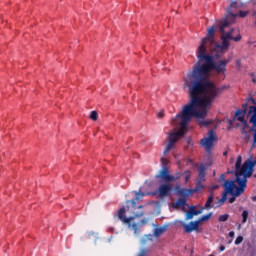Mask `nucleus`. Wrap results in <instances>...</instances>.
<instances>
[{
	"label": "nucleus",
	"mask_w": 256,
	"mask_h": 256,
	"mask_svg": "<svg viewBox=\"0 0 256 256\" xmlns=\"http://www.w3.org/2000/svg\"><path fill=\"white\" fill-rule=\"evenodd\" d=\"M235 116L237 121L247 124V122L245 121V110H237Z\"/></svg>",
	"instance_id": "obj_19"
},
{
	"label": "nucleus",
	"mask_w": 256,
	"mask_h": 256,
	"mask_svg": "<svg viewBox=\"0 0 256 256\" xmlns=\"http://www.w3.org/2000/svg\"><path fill=\"white\" fill-rule=\"evenodd\" d=\"M223 187L225 189V192L222 195L221 199H218L217 202L214 203V209H217V207H221V205H225V202L227 201V195H234V197H239V195H243L245 193V189L247 188V185L245 184V180H241V178L233 180H225Z\"/></svg>",
	"instance_id": "obj_4"
},
{
	"label": "nucleus",
	"mask_w": 256,
	"mask_h": 256,
	"mask_svg": "<svg viewBox=\"0 0 256 256\" xmlns=\"http://www.w3.org/2000/svg\"><path fill=\"white\" fill-rule=\"evenodd\" d=\"M252 82H253V83H256V79H255V78H252Z\"/></svg>",
	"instance_id": "obj_48"
},
{
	"label": "nucleus",
	"mask_w": 256,
	"mask_h": 256,
	"mask_svg": "<svg viewBox=\"0 0 256 256\" xmlns=\"http://www.w3.org/2000/svg\"><path fill=\"white\" fill-rule=\"evenodd\" d=\"M223 187L225 189V192L222 195L221 199H218L217 202L214 203V209H217V207H221V205H225V202L227 201V195H234V197H239V195H243L245 193V189L247 188V185L245 184V180H241V178L233 180H225Z\"/></svg>",
	"instance_id": "obj_6"
},
{
	"label": "nucleus",
	"mask_w": 256,
	"mask_h": 256,
	"mask_svg": "<svg viewBox=\"0 0 256 256\" xmlns=\"http://www.w3.org/2000/svg\"><path fill=\"white\" fill-rule=\"evenodd\" d=\"M183 175H185L184 177V181L185 183H189V180L191 179V172L189 170H186Z\"/></svg>",
	"instance_id": "obj_27"
},
{
	"label": "nucleus",
	"mask_w": 256,
	"mask_h": 256,
	"mask_svg": "<svg viewBox=\"0 0 256 256\" xmlns=\"http://www.w3.org/2000/svg\"><path fill=\"white\" fill-rule=\"evenodd\" d=\"M90 119H92V121H97V111H92L90 113Z\"/></svg>",
	"instance_id": "obj_32"
},
{
	"label": "nucleus",
	"mask_w": 256,
	"mask_h": 256,
	"mask_svg": "<svg viewBox=\"0 0 256 256\" xmlns=\"http://www.w3.org/2000/svg\"><path fill=\"white\" fill-rule=\"evenodd\" d=\"M243 243V236H238L235 240V245H241Z\"/></svg>",
	"instance_id": "obj_34"
},
{
	"label": "nucleus",
	"mask_w": 256,
	"mask_h": 256,
	"mask_svg": "<svg viewBox=\"0 0 256 256\" xmlns=\"http://www.w3.org/2000/svg\"><path fill=\"white\" fill-rule=\"evenodd\" d=\"M132 229L136 235L139 233V225H137V223L132 224Z\"/></svg>",
	"instance_id": "obj_33"
},
{
	"label": "nucleus",
	"mask_w": 256,
	"mask_h": 256,
	"mask_svg": "<svg viewBox=\"0 0 256 256\" xmlns=\"http://www.w3.org/2000/svg\"><path fill=\"white\" fill-rule=\"evenodd\" d=\"M253 5H256V0H251Z\"/></svg>",
	"instance_id": "obj_47"
},
{
	"label": "nucleus",
	"mask_w": 256,
	"mask_h": 256,
	"mask_svg": "<svg viewBox=\"0 0 256 256\" xmlns=\"http://www.w3.org/2000/svg\"><path fill=\"white\" fill-rule=\"evenodd\" d=\"M193 189H187V188H179L177 190V195H179V197H182V199H188L189 195H193Z\"/></svg>",
	"instance_id": "obj_15"
},
{
	"label": "nucleus",
	"mask_w": 256,
	"mask_h": 256,
	"mask_svg": "<svg viewBox=\"0 0 256 256\" xmlns=\"http://www.w3.org/2000/svg\"><path fill=\"white\" fill-rule=\"evenodd\" d=\"M196 56L203 64L196 63L192 71L187 73L184 78V87L188 89V95L194 103L207 109L213 105L217 95L227 89V86L217 87L209 81V73L215 71L218 75H225L230 60H220L216 63L213 55L203 52Z\"/></svg>",
	"instance_id": "obj_1"
},
{
	"label": "nucleus",
	"mask_w": 256,
	"mask_h": 256,
	"mask_svg": "<svg viewBox=\"0 0 256 256\" xmlns=\"http://www.w3.org/2000/svg\"><path fill=\"white\" fill-rule=\"evenodd\" d=\"M223 187L225 189V192L222 195L221 199H218L217 202L214 203V209H217V207H221V205H225V202L227 201V195H234V197H239V195H243L245 193V189L247 188V185L245 184V180H241V178L233 180H225Z\"/></svg>",
	"instance_id": "obj_5"
},
{
	"label": "nucleus",
	"mask_w": 256,
	"mask_h": 256,
	"mask_svg": "<svg viewBox=\"0 0 256 256\" xmlns=\"http://www.w3.org/2000/svg\"><path fill=\"white\" fill-rule=\"evenodd\" d=\"M225 174H221V176H220V179H221V181H225Z\"/></svg>",
	"instance_id": "obj_41"
},
{
	"label": "nucleus",
	"mask_w": 256,
	"mask_h": 256,
	"mask_svg": "<svg viewBox=\"0 0 256 256\" xmlns=\"http://www.w3.org/2000/svg\"><path fill=\"white\" fill-rule=\"evenodd\" d=\"M213 45H215V27L212 26L208 29L207 36L201 40L196 55H200V53H207L209 46L213 47Z\"/></svg>",
	"instance_id": "obj_8"
},
{
	"label": "nucleus",
	"mask_w": 256,
	"mask_h": 256,
	"mask_svg": "<svg viewBox=\"0 0 256 256\" xmlns=\"http://www.w3.org/2000/svg\"><path fill=\"white\" fill-rule=\"evenodd\" d=\"M247 219H249V212L247 210H244L242 212V223H247Z\"/></svg>",
	"instance_id": "obj_26"
},
{
	"label": "nucleus",
	"mask_w": 256,
	"mask_h": 256,
	"mask_svg": "<svg viewBox=\"0 0 256 256\" xmlns=\"http://www.w3.org/2000/svg\"><path fill=\"white\" fill-rule=\"evenodd\" d=\"M207 171V168L205 167V165H200V167L198 168V178L196 180L198 181H204L206 182L207 179L205 178V172Z\"/></svg>",
	"instance_id": "obj_17"
},
{
	"label": "nucleus",
	"mask_w": 256,
	"mask_h": 256,
	"mask_svg": "<svg viewBox=\"0 0 256 256\" xmlns=\"http://www.w3.org/2000/svg\"><path fill=\"white\" fill-rule=\"evenodd\" d=\"M253 113L250 123H253V125H256V106H250V109L248 111V115H251Z\"/></svg>",
	"instance_id": "obj_22"
},
{
	"label": "nucleus",
	"mask_w": 256,
	"mask_h": 256,
	"mask_svg": "<svg viewBox=\"0 0 256 256\" xmlns=\"http://www.w3.org/2000/svg\"><path fill=\"white\" fill-rule=\"evenodd\" d=\"M173 191V187H171V184L169 182H165V184H161L158 187V194L159 197H169V193Z\"/></svg>",
	"instance_id": "obj_12"
},
{
	"label": "nucleus",
	"mask_w": 256,
	"mask_h": 256,
	"mask_svg": "<svg viewBox=\"0 0 256 256\" xmlns=\"http://www.w3.org/2000/svg\"><path fill=\"white\" fill-rule=\"evenodd\" d=\"M229 219V214H223V215H220L218 217V221L220 223H224L225 221H227Z\"/></svg>",
	"instance_id": "obj_28"
},
{
	"label": "nucleus",
	"mask_w": 256,
	"mask_h": 256,
	"mask_svg": "<svg viewBox=\"0 0 256 256\" xmlns=\"http://www.w3.org/2000/svg\"><path fill=\"white\" fill-rule=\"evenodd\" d=\"M136 197L131 200L132 206L137 207V201H141L142 197H145V193L143 192H135Z\"/></svg>",
	"instance_id": "obj_21"
},
{
	"label": "nucleus",
	"mask_w": 256,
	"mask_h": 256,
	"mask_svg": "<svg viewBox=\"0 0 256 256\" xmlns=\"http://www.w3.org/2000/svg\"><path fill=\"white\" fill-rule=\"evenodd\" d=\"M217 141V136L215 135L214 130H209L208 131V136L204 137L200 140V145L201 147H204L205 151L207 153H211V149H213V145Z\"/></svg>",
	"instance_id": "obj_10"
},
{
	"label": "nucleus",
	"mask_w": 256,
	"mask_h": 256,
	"mask_svg": "<svg viewBox=\"0 0 256 256\" xmlns=\"http://www.w3.org/2000/svg\"><path fill=\"white\" fill-rule=\"evenodd\" d=\"M218 186H213L212 189H217Z\"/></svg>",
	"instance_id": "obj_49"
},
{
	"label": "nucleus",
	"mask_w": 256,
	"mask_h": 256,
	"mask_svg": "<svg viewBox=\"0 0 256 256\" xmlns=\"http://www.w3.org/2000/svg\"><path fill=\"white\" fill-rule=\"evenodd\" d=\"M186 204H187L186 198H180V199H178V200L173 204V207H174V209H179V207H185Z\"/></svg>",
	"instance_id": "obj_23"
},
{
	"label": "nucleus",
	"mask_w": 256,
	"mask_h": 256,
	"mask_svg": "<svg viewBox=\"0 0 256 256\" xmlns=\"http://www.w3.org/2000/svg\"><path fill=\"white\" fill-rule=\"evenodd\" d=\"M181 175H183V174H180V175L174 177L175 181H179V179H181Z\"/></svg>",
	"instance_id": "obj_40"
},
{
	"label": "nucleus",
	"mask_w": 256,
	"mask_h": 256,
	"mask_svg": "<svg viewBox=\"0 0 256 256\" xmlns=\"http://www.w3.org/2000/svg\"><path fill=\"white\" fill-rule=\"evenodd\" d=\"M236 197H237V196L232 195V197L229 198V203H235V198H236Z\"/></svg>",
	"instance_id": "obj_36"
},
{
	"label": "nucleus",
	"mask_w": 256,
	"mask_h": 256,
	"mask_svg": "<svg viewBox=\"0 0 256 256\" xmlns=\"http://www.w3.org/2000/svg\"><path fill=\"white\" fill-rule=\"evenodd\" d=\"M209 219H211V213L202 216L201 218L196 220V223H198V225H201V223H203L204 221H209Z\"/></svg>",
	"instance_id": "obj_24"
},
{
	"label": "nucleus",
	"mask_w": 256,
	"mask_h": 256,
	"mask_svg": "<svg viewBox=\"0 0 256 256\" xmlns=\"http://www.w3.org/2000/svg\"><path fill=\"white\" fill-rule=\"evenodd\" d=\"M228 27H231V21H229V18H226L224 20H222L219 23V31L220 33H222V43L221 44H216V47L218 49H229V39L231 41H241V36L240 34H238L236 37H233V31H235L234 28H232L229 32H225V29H227Z\"/></svg>",
	"instance_id": "obj_7"
},
{
	"label": "nucleus",
	"mask_w": 256,
	"mask_h": 256,
	"mask_svg": "<svg viewBox=\"0 0 256 256\" xmlns=\"http://www.w3.org/2000/svg\"><path fill=\"white\" fill-rule=\"evenodd\" d=\"M209 109L201 107V104L194 102L190 99V103L185 105L180 114L176 115L175 121L180 119V129L177 132H170L168 136V144L164 150V154H167L172 147H175V143L179 141L180 137H184L187 133V125L191 122L193 117L197 119H203L207 117Z\"/></svg>",
	"instance_id": "obj_2"
},
{
	"label": "nucleus",
	"mask_w": 256,
	"mask_h": 256,
	"mask_svg": "<svg viewBox=\"0 0 256 256\" xmlns=\"http://www.w3.org/2000/svg\"><path fill=\"white\" fill-rule=\"evenodd\" d=\"M163 115H164L163 112H159V113H158L159 119H161V118L163 117Z\"/></svg>",
	"instance_id": "obj_43"
},
{
	"label": "nucleus",
	"mask_w": 256,
	"mask_h": 256,
	"mask_svg": "<svg viewBox=\"0 0 256 256\" xmlns=\"http://www.w3.org/2000/svg\"><path fill=\"white\" fill-rule=\"evenodd\" d=\"M228 235H229V237L233 238V237H235V232L234 231H230Z\"/></svg>",
	"instance_id": "obj_39"
},
{
	"label": "nucleus",
	"mask_w": 256,
	"mask_h": 256,
	"mask_svg": "<svg viewBox=\"0 0 256 256\" xmlns=\"http://www.w3.org/2000/svg\"><path fill=\"white\" fill-rule=\"evenodd\" d=\"M255 177H256V175H255Z\"/></svg>",
	"instance_id": "obj_51"
},
{
	"label": "nucleus",
	"mask_w": 256,
	"mask_h": 256,
	"mask_svg": "<svg viewBox=\"0 0 256 256\" xmlns=\"http://www.w3.org/2000/svg\"><path fill=\"white\" fill-rule=\"evenodd\" d=\"M234 120H229V125H233Z\"/></svg>",
	"instance_id": "obj_46"
},
{
	"label": "nucleus",
	"mask_w": 256,
	"mask_h": 256,
	"mask_svg": "<svg viewBox=\"0 0 256 256\" xmlns=\"http://www.w3.org/2000/svg\"><path fill=\"white\" fill-rule=\"evenodd\" d=\"M252 201L256 202V195L252 197Z\"/></svg>",
	"instance_id": "obj_45"
},
{
	"label": "nucleus",
	"mask_w": 256,
	"mask_h": 256,
	"mask_svg": "<svg viewBox=\"0 0 256 256\" xmlns=\"http://www.w3.org/2000/svg\"><path fill=\"white\" fill-rule=\"evenodd\" d=\"M248 15H249V11L240 10L239 13L237 14V17H241V19H245V17Z\"/></svg>",
	"instance_id": "obj_29"
},
{
	"label": "nucleus",
	"mask_w": 256,
	"mask_h": 256,
	"mask_svg": "<svg viewBox=\"0 0 256 256\" xmlns=\"http://www.w3.org/2000/svg\"><path fill=\"white\" fill-rule=\"evenodd\" d=\"M223 187L225 189V192L222 195L221 199H218L217 202L214 203V209H217V207H221V205H225V202L227 201V195H234V197H239V195H243L245 193V189L247 188V185L245 184V180H241V178L233 180H225Z\"/></svg>",
	"instance_id": "obj_3"
},
{
	"label": "nucleus",
	"mask_w": 256,
	"mask_h": 256,
	"mask_svg": "<svg viewBox=\"0 0 256 256\" xmlns=\"http://www.w3.org/2000/svg\"><path fill=\"white\" fill-rule=\"evenodd\" d=\"M219 251H225V246H224V245H221V246L219 247Z\"/></svg>",
	"instance_id": "obj_42"
},
{
	"label": "nucleus",
	"mask_w": 256,
	"mask_h": 256,
	"mask_svg": "<svg viewBox=\"0 0 256 256\" xmlns=\"http://www.w3.org/2000/svg\"><path fill=\"white\" fill-rule=\"evenodd\" d=\"M165 231V228L160 227V228H156L154 230V235L155 237H159V235H163V232Z\"/></svg>",
	"instance_id": "obj_25"
},
{
	"label": "nucleus",
	"mask_w": 256,
	"mask_h": 256,
	"mask_svg": "<svg viewBox=\"0 0 256 256\" xmlns=\"http://www.w3.org/2000/svg\"><path fill=\"white\" fill-rule=\"evenodd\" d=\"M247 107H248V104H247V103H244V104L242 105V108H243L242 111H245V113H247Z\"/></svg>",
	"instance_id": "obj_37"
},
{
	"label": "nucleus",
	"mask_w": 256,
	"mask_h": 256,
	"mask_svg": "<svg viewBox=\"0 0 256 256\" xmlns=\"http://www.w3.org/2000/svg\"><path fill=\"white\" fill-rule=\"evenodd\" d=\"M162 162V169L160 170L159 174L156 175V179H162L165 183L175 182V176L169 173V168L167 165L169 164V160L166 158L161 159Z\"/></svg>",
	"instance_id": "obj_9"
},
{
	"label": "nucleus",
	"mask_w": 256,
	"mask_h": 256,
	"mask_svg": "<svg viewBox=\"0 0 256 256\" xmlns=\"http://www.w3.org/2000/svg\"><path fill=\"white\" fill-rule=\"evenodd\" d=\"M243 7V3L237 2V1H232L229 8L227 9L228 15L232 17L233 19L237 18V13H233V9H241Z\"/></svg>",
	"instance_id": "obj_13"
},
{
	"label": "nucleus",
	"mask_w": 256,
	"mask_h": 256,
	"mask_svg": "<svg viewBox=\"0 0 256 256\" xmlns=\"http://www.w3.org/2000/svg\"><path fill=\"white\" fill-rule=\"evenodd\" d=\"M116 217H118V219L122 221V223H131V218H127L125 207H122L117 211Z\"/></svg>",
	"instance_id": "obj_14"
},
{
	"label": "nucleus",
	"mask_w": 256,
	"mask_h": 256,
	"mask_svg": "<svg viewBox=\"0 0 256 256\" xmlns=\"http://www.w3.org/2000/svg\"><path fill=\"white\" fill-rule=\"evenodd\" d=\"M242 133H244V140L245 141H249V139H251V136L249 135V133L248 132H246V131H242Z\"/></svg>",
	"instance_id": "obj_35"
},
{
	"label": "nucleus",
	"mask_w": 256,
	"mask_h": 256,
	"mask_svg": "<svg viewBox=\"0 0 256 256\" xmlns=\"http://www.w3.org/2000/svg\"><path fill=\"white\" fill-rule=\"evenodd\" d=\"M227 155H228V152H227V151L223 152V156H224V157H227Z\"/></svg>",
	"instance_id": "obj_44"
},
{
	"label": "nucleus",
	"mask_w": 256,
	"mask_h": 256,
	"mask_svg": "<svg viewBox=\"0 0 256 256\" xmlns=\"http://www.w3.org/2000/svg\"><path fill=\"white\" fill-rule=\"evenodd\" d=\"M201 213H203V209L195 210V208H190L186 213V220L189 221L190 219H193L194 215H201Z\"/></svg>",
	"instance_id": "obj_18"
},
{
	"label": "nucleus",
	"mask_w": 256,
	"mask_h": 256,
	"mask_svg": "<svg viewBox=\"0 0 256 256\" xmlns=\"http://www.w3.org/2000/svg\"><path fill=\"white\" fill-rule=\"evenodd\" d=\"M213 201H215V196H213V194H211L207 198V201H206L204 207H202V211H203V209H206V210L215 209V203H213Z\"/></svg>",
	"instance_id": "obj_16"
},
{
	"label": "nucleus",
	"mask_w": 256,
	"mask_h": 256,
	"mask_svg": "<svg viewBox=\"0 0 256 256\" xmlns=\"http://www.w3.org/2000/svg\"><path fill=\"white\" fill-rule=\"evenodd\" d=\"M253 147H256V130H254V142H253Z\"/></svg>",
	"instance_id": "obj_38"
},
{
	"label": "nucleus",
	"mask_w": 256,
	"mask_h": 256,
	"mask_svg": "<svg viewBox=\"0 0 256 256\" xmlns=\"http://www.w3.org/2000/svg\"><path fill=\"white\" fill-rule=\"evenodd\" d=\"M199 125L200 127H207V125H211V121L200 120Z\"/></svg>",
	"instance_id": "obj_31"
},
{
	"label": "nucleus",
	"mask_w": 256,
	"mask_h": 256,
	"mask_svg": "<svg viewBox=\"0 0 256 256\" xmlns=\"http://www.w3.org/2000/svg\"><path fill=\"white\" fill-rule=\"evenodd\" d=\"M205 181L203 180H196L195 185L196 187L192 189L193 193H199L202 189H205V185L203 184Z\"/></svg>",
	"instance_id": "obj_20"
},
{
	"label": "nucleus",
	"mask_w": 256,
	"mask_h": 256,
	"mask_svg": "<svg viewBox=\"0 0 256 256\" xmlns=\"http://www.w3.org/2000/svg\"><path fill=\"white\" fill-rule=\"evenodd\" d=\"M252 103H255V100L252 99Z\"/></svg>",
	"instance_id": "obj_50"
},
{
	"label": "nucleus",
	"mask_w": 256,
	"mask_h": 256,
	"mask_svg": "<svg viewBox=\"0 0 256 256\" xmlns=\"http://www.w3.org/2000/svg\"><path fill=\"white\" fill-rule=\"evenodd\" d=\"M185 233H193V231H196V233H202V229L199 228V222L197 221H191L188 224L182 225Z\"/></svg>",
	"instance_id": "obj_11"
},
{
	"label": "nucleus",
	"mask_w": 256,
	"mask_h": 256,
	"mask_svg": "<svg viewBox=\"0 0 256 256\" xmlns=\"http://www.w3.org/2000/svg\"><path fill=\"white\" fill-rule=\"evenodd\" d=\"M137 256H149V249H142Z\"/></svg>",
	"instance_id": "obj_30"
}]
</instances>
